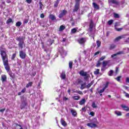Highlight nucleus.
I'll return each mask as SVG.
<instances>
[{
	"label": "nucleus",
	"instance_id": "nucleus-1",
	"mask_svg": "<svg viewBox=\"0 0 129 129\" xmlns=\"http://www.w3.org/2000/svg\"><path fill=\"white\" fill-rule=\"evenodd\" d=\"M0 51L4 67H5L7 70H9L10 69L9 68V58L8 57V54H7V50L4 45L1 46Z\"/></svg>",
	"mask_w": 129,
	"mask_h": 129
},
{
	"label": "nucleus",
	"instance_id": "nucleus-2",
	"mask_svg": "<svg viewBox=\"0 0 129 129\" xmlns=\"http://www.w3.org/2000/svg\"><path fill=\"white\" fill-rule=\"evenodd\" d=\"M26 38L24 36H19L16 38L17 41H18V46L19 48L22 49L25 46V40Z\"/></svg>",
	"mask_w": 129,
	"mask_h": 129
},
{
	"label": "nucleus",
	"instance_id": "nucleus-3",
	"mask_svg": "<svg viewBox=\"0 0 129 129\" xmlns=\"http://www.w3.org/2000/svg\"><path fill=\"white\" fill-rule=\"evenodd\" d=\"M80 5V2L76 1V4L75 5V8L73 10V12H77L79 10V6Z\"/></svg>",
	"mask_w": 129,
	"mask_h": 129
},
{
	"label": "nucleus",
	"instance_id": "nucleus-4",
	"mask_svg": "<svg viewBox=\"0 0 129 129\" xmlns=\"http://www.w3.org/2000/svg\"><path fill=\"white\" fill-rule=\"evenodd\" d=\"M60 55L62 58H64L66 55H67V52L64 50L63 48H61L59 49Z\"/></svg>",
	"mask_w": 129,
	"mask_h": 129
},
{
	"label": "nucleus",
	"instance_id": "nucleus-5",
	"mask_svg": "<svg viewBox=\"0 0 129 129\" xmlns=\"http://www.w3.org/2000/svg\"><path fill=\"white\" fill-rule=\"evenodd\" d=\"M66 14H67V11L66 10L61 11L59 15H58V18H59V19L63 18V16L66 15Z\"/></svg>",
	"mask_w": 129,
	"mask_h": 129
},
{
	"label": "nucleus",
	"instance_id": "nucleus-6",
	"mask_svg": "<svg viewBox=\"0 0 129 129\" xmlns=\"http://www.w3.org/2000/svg\"><path fill=\"white\" fill-rule=\"evenodd\" d=\"M87 126L89 127H91V128H94L97 127V124H95L94 122H90L87 124Z\"/></svg>",
	"mask_w": 129,
	"mask_h": 129
},
{
	"label": "nucleus",
	"instance_id": "nucleus-7",
	"mask_svg": "<svg viewBox=\"0 0 129 129\" xmlns=\"http://www.w3.org/2000/svg\"><path fill=\"white\" fill-rule=\"evenodd\" d=\"M19 56L21 59H25L26 58V52L21 50L19 52Z\"/></svg>",
	"mask_w": 129,
	"mask_h": 129
},
{
	"label": "nucleus",
	"instance_id": "nucleus-8",
	"mask_svg": "<svg viewBox=\"0 0 129 129\" xmlns=\"http://www.w3.org/2000/svg\"><path fill=\"white\" fill-rule=\"evenodd\" d=\"M109 3L110 5H115V6L119 5V2H117L116 0H110Z\"/></svg>",
	"mask_w": 129,
	"mask_h": 129
},
{
	"label": "nucleus",
	"instance_id": "nucleus-9",
	"mask_svg": "<svg viewBox=\"0 0 129 129\" xmlns=\"http://www.w3.org/2000/svg\"><path fill=\"white\" fill-rule=\"evenodd\" d=\"M78 42L79 43V44H84L86 42V39L85 38H80L78 40Z\"/></svg>",
	"mask_w": 129,
	"mask_h": 129
},
{
	"label": "nucleus",
	"instance_id": "nucleus-10",
	"mask_svg": "<svg viewBox=\"0 0 129 129\" xmlns=\"http://www.w3.org/2000/svg\"><path fill=\"white\" fill-rule=\"evenodd\" d=\"M79 74L81 76L85 77L87 76V72H84V71H81L79 72Z\"/></svg>",
	"mask_w": 129,
	"mask_h": 129
},
{
	"label": "nucleus",
	"instance_id": "nucleus-11",
	"mask_svg": "<svg viewBox=\"0 0 129 129\" xmlns=\"http://www.w3.org/2000/svg\"><path fill=\"white\" fill-rule=\"evenodd\" d=\"M109 62H110V60H106L103 61V67H106V66H109Z\"/></svg>",
	"mask_w": 129,
	"mask_h": 129
},
{
	"label": "nucleus",
	"instance_id": "nucleus-12",
	"mask_svg": "<svg viewBox=\"0 0 129 129\" xmlns=\"http://www.w3.org/2000/svg\"><path fill=\"white\" fill-rule=\"evenodd\" d=\"M1 80L3 83H5V82H7V76H6L5 75H2Z\"/></svg>",
	"mask_w": 129,
	"mask_h": 129
},
{
	"label": "nucleus",
	"instance_id": "nucleus-13",
	"mask_svg": "<svg viewBox=\"0 0 129 129\" xmlns=\"http://www.w3.org/2000/svg\"><path fill=\"white\" fill-rule=\"evenodd\" d=\"M92 5L95 10H100V8L99 7V5H97V4L95 3H93Z\"/></svg>",
	"mask_w": 129,
	"mask_h": 129
},
{
	"label": "nucleus",
	"instance_id": "nucleus-14",
	"mask_svg": "<svg viewBox=\"0 0 129 129\" xmlns=\"http://www.w3.org/2000/svg\"><path fill=\"white\" fill-rule=\"evenodd\" d=\"M27 105V102H26V101H24L23 102H22L21 105V109H24V108H25L26 107V106Z\"/></svg>",
	"mask_w": 129,
	"mask_h": 129
},
{
	"label": "nucleus",
	"instance_id": "nucleus-15",
	"mask_svg": "<svg viewBox=\"0 0 129 129\" xmlns=\"http://www.w3.org/2000/svg\"><path fill=\"white\" fill-rule=\"evenodd\" d=\"M8 67L9 68V70H7V69L6 68V67H5V68L6 70V71H7V72L9 73L10 76H11V77H13V73H12L11 71H10V70H11V68H10V66L9 65V62H8Z\"/></svg>",
	"mask_w": 129,
	"mask_h": 129
},
{
	"label": "nucleus",
	"instance_id": "nucleus-16",
	"mask_svg": "<svg viewBox=\"0 0 129 129\" xmlns=\"http://www.w3.org/2000/svg\"><path fill=\"white\" fill-rule=\"evenodd\" d=\"M86 102V100H85V98H83L79 101V103L80 105H83V104H85Z\"/></svg>",
	"mask_w": 129,
	"mask_h": 129
},
{
	"label": "nucleus",
	"instance_id": "nucleus-17",
	"mask_svg": "<svg viewBox=\"0 0 129 129\" xmlns=\"http://www.w3.org/2000/svg\"><path fill=\"white\" fill-rule=\"evenodd\" d=\"M118 25V23L116 22L115 23V29L116 31L119 32L120 31H121V30H122V28H117L116 27H117Z\"/></svg>",
	"mask_w": 129,
	"mask_h": 129
},
{
	"label": "nucleus",
	"instance_id": "nucleus-18",
	"mask_svg": "<svg viewBox=\"0 0 129 129\" xmlns=\"http://www.w3.org/2000/svg\"><path fill=\"white\" fill-rule=\"evenodd\" d=\"M123 38H124V35L118 36L115 39L114 42H118V41H119V40H120L121 39H123Z\"/></svg>",
	"mask_w": 129,
	"mask_h": 129
},
{
	"label": "nucleus",
	"instance_id": "nucleus-19",
	"mask_svg": "<svg viewBox=\"0 0 129 129\" xmlns=\"http://www.w3.org/2000/svg\"><path fill=\"white\" fill-rule=\"evenodd\" d=\"M48 18L50 19L52 21H54V20H56V17L54 15L50 14L48 16Z\"/></svg>",
	"mask_w": 129,
	"mask_h": 129
},
{
	"label": "nucleus",
	"instance_id": "nucleus-20",
	"mask_svg": "<svg viewBox=\"0 0 129 129\" xmlns=\"http://www.w3.org/2000/svg\"><path fill=\"white\" fill-rule=\"evenodd\" d=\"M71 112L73 116L75 117V116H76V115H77V112L74 109H71Z\"/></svg>",
	"mask_w": 129,
	"mask_h": 129
},
{
	"label": "nucleus",
	"instance_id": "nucleus-21",
	"mask_svg": "<svg viewBox=\"0 0 129 129\" xmlns=\"http://www.w3.org/2000/svg\"><path fill=\"white\" fill-rule=\"evenodd\" d=\"M60 122L62 125H63V126H66V125H67V123H66V122L65 121V120H64V119H63V118H61Z\"/></svg>",
	"mask_w": 129,
	"mask_h": 129
},
{
	"label": "nucleus",
	"instance_id": "nucleus-22",
	"mask_svg": "<svg viewBox=\"0 0 129 129\" xmlns=\"http://www.w3.org/2000/svg\"><path fill=\"white\" fill-rule=\"evenodd\" d=\"M60 78L61 79L64 80L66 78V74L64 72H62L60 74Z\"/></svg>",
	"mask_w": 129,
	"mask_h": 129
},
{
	"label": "nucleus",
	"instance_id": "nucleus-23",
	"mask_svg": "<svg viewBox=\"0 0 129 129\" xmlns=\"http://www.w3.org/2000/svg\"><path fill=\"white\" fill-rule=\"evenodd\" d=\"M27 89H26V88H24L23 89H22L21 90V92L18 93V95H22V94L25 93V92H26Z\"/></svg>",
	"mask_w": 129,
	"mask_h": 129
},
{
	"label": "nucleus",
	"instance_id": "nucleus-24",
	"mask_svg": "<svg viewBox=\"0 0 129 129\" xmlns=\"http://www.w3.org/2000/svg\"><path fill=\"white\" fill-rule=\"evenodd\" d=\"M12 24L14 23V21H13V19H12V18H9L8 20H7V22H6V24L7 25H10V24L12 23Z\"/></svg>",
	"mask_w": 129,
	"mask_h": 129
},
{
	"label": "nucleus",
	"instance_id": "nucleus-25",
	"mask_svg": "<svg viewBox=\"0 0 129 129\" xmlns=\"http://www.w3.org/2000/svg\"><path fill=\"white\" fill-rule=\"evenodd\" d=\"M121 107L123 108V109H124V110H126V111H128L129 110L128 107L125 106V105H122Z\"/></svg>",
	"mask_w": 129,
	"mask_h": 129
},
{
	"label": "nucleus",
	"instance_id": "nucleus-26",
	"mask_svg": "<svg viewBox=\"0 0 129 129\" xmlns=\"http://www.w3.org/2000/svg\"><path fill=\"white\" fill-rule=\"evenodd\" d=\"M120 54H122V51H119L118 52H117L116 54H113L111 55L112 58H114V57H115L116 56H117V55H120Z\"/></svg>",
	"mask_w": 129,
	"mask_h": 129
},
{
	"label": "nucleus",
	"instance_id": "nucleus-27",
	"mask_svg": "<svg viewBox=\"0 0 129 129\" xmlns=\"http://www.w3.org/2000/svg\"><path fill=\"white\" fill-rule=\"evenodd\" d=\"M3 5H5L6 3H8V4H11V0H2Z\"/></svg>",
	"mask_w": 129,
	"mask_h": 129
},
{
	"label": "nucleus",
	"instance_id": "nucleus-28",
	"mask_svg": "<svg viewBox=\"0 0 129 129\" xmlns=\"http://www.w3.org/2000/svg\"><path fill=\"white\" fill-rule=\"evenodd\" d=\"M77 30H78V28H73L71 30V33L72 34H75L76 32H77Z\"/></svg>",
	"mask_w": 129,
	"mask_h": 129
},
{
	"label": "nucleus",
	"instance_id": "nucleus-29",
	"mask_svg": "<svg viewBox=\"0 0 129 129\" xmlns=\"http://www.w3.org/2000/svg\"><path fill=\"white\" fill-rule=\"evenodd\" d=\"M86 85V83H84L81 85V89L83 90L85 88Z\"/></svg>",
	"mask_w": 129,
	"mask_h": 129
},
{
	"label": "nucleus",
	"instance_id": "nucleus-30",
	"mask_svg": "<svg viewBox=\"0 0 129 129\" xmlns=\"http://www.w3.org/2000/svg\"><path fill=\"white\" fill-rule=\"evenodd\" d=\"M116 47V45L114 44H112L110 46V50H112Z\"/></svg>",
	"mask_w": 129,
	"mask_h": 129
},
{
	"label": "nucleus",
	"instance_id": "nucleus-31",
	"mask_svg": "<svg viewBox=\"0 0 129 129\" xmlns=\"http://www.w3.org/2000/svg\"><path fill=\"white\" fill-rule=\"evenodd\" d=\"M89 28L90 31H92V29H93V22H92V21H91L90 24Z\"/></svg>",
	"mask_w": 129,
	"mask_h": 129
},
{
	"label": "nucleus",
	"instance_id": "nucleus-32",
	"mask_svg": "<svg viewBox=\"0 0 129 129\" xmlns=\"http://www.w3.org/2000/svg\"><path fill=\"white\" fill-rule=\"evenodd\" d=\"M17 65H18V66H20V67H21V66H22V60H21L20 59H18L17 60Z\"/></svg>",
	"mask_w": 129,
	"mask_h": 129
},
{
	"label": "nucleus",
	"instance_id": "nucleus-33",
	"mask_svg": "<svg viewBox=\"0 0 129 129\" xmlns=\"http://www.w3.org/2000/svg\"><path fill=\"white\" fill-rule=\"evenodd\" d=\"M44 8V5H43V4L41 2H39V8L40 10H43V8Z\"/></svg>",
	"mask_w": 129,
	"mask_h": 129
},
{
	"label": "nucleus",
	"instance_id": "nucleus-34",
	"mask_svg": "<svg viewBox=\"0 0 129 129\" xmlns=\"http://www.w3.org/2000/svg\"><path fill=\"white\" fill-rule=\"evenodd\" d=\"M108 84H109V82H107L106 83V84L104 85L103 89H106V88H107V87H108Z\"/></svg>",
	"mask_w": 129,
	"mask_h": 129
},
{
	"label": "nucleus",
	"instance_id": "nucleus-35",
	"mask_svg": "<svg viewBox=\"0 0 129 129\" xmlns=\"http://www.w3.org/2000/svg\"><path fill=\"white\" fill-rule=\"evenodd\" d=\"M64 29H65V26L61 25L59 27V32H62V31H63Z\"/></svg>",
	"mask_w": 129,
	"mask_h": 129
},
{
	"label": "nucleus",
	"instance_id": "nucleus-36",
	"mask_svg": "<svg viewBox=\"0 0 129 129\" xmlns=\"http://www.w3.org/2000/svg\"><path fill=\"white\" fill-rule=\"evenodd\" d=\"M94 74H95V75H98V74H99V69H96V71L94 72Z\"/></svg>",
	"mask_w": 129,
	"mask_h": 129
},
{
	"label": "nucleus",
	"instance_id": "nucleus-37",
	"mask_svg": "<svg viewBox=\"0 0 129 129\" xmlns=\"http://www.w3.org/2000/svg\"><path fill=\"white\" fill-rule=\"evenodd\" d=\"M33 85V82H29L28 84L26 85V88H29V87H31Z\"/></svg>",
	"mask_w": 129,
	"mask_h": 129
},
{
	"label": "nucleus",
	"instance_id": "nucleus-38",
	"mask_svg": "<svg viewBox=\"0 0 129 129\" xmlns=\"http://www.w3.org/2000/svg\"><path fill=\"white\" fill-rule=\"evenodd\" d=\"M73 98L74 100H78L80 98V97L78 96H74L73 97Z\"/></svg>",
	"mask_w": 129,
	"mask_h": 129
},
{
	"label": "nucleus",
	"instance_id": "nucleus-39",
	"mask_svg": "<svg viewBox=\"0 0 129 129\" xmlns=\"http://www.w3.org/2000/svg\"><path fill=\"white\" fill-rule=\"evenodd\" d=\"M115 114H116V115L120 116L121 115V112L119 111H115Z\"/></svg>",
	"mask_w": 129,
	"mask_h": 129
},
{
	"label": "nucleus",
	"instance_id": "nucleus-40",
	"mask_svg": "<svg viewBox=\"0 0 129 129\" xmlns=\"http://www.w3.org/2000/svg\"><path fill=\"white\" fill-rule=\"evenodd\" d=\"M112 74H113V71L111 70L108 73V75L109 76H112Z\"/></svg>",
	"mask_w": 129,
	"mask_h": 129
},
{
	"label": "nucleus",
	"instance_id": "nucleus-41",
	"mask_svg": "<svg viewBox=\"0 0 129 129\" xmlns=\"http://www.w3.org/2000/svg\"><path fill=\"white\" fill-rule=\"evenodd\" d=\"M92 107H93V108H96L97 107V105H96V104L93 102L92 104Z\"/></svg>",
	"mask_w": 129,
	"mask_h": 129
},
{
	"label": "nucleus",
	"instance_id": "nucleus-42",
	"mask_svg": "<svg viewBox=\"0 0 129 129\" xmlns=\"http://www.w3.org/2000/svg\"><path fill=\"white\" fill-rule=\"evenodd\" d=\"M105 90V89H104L103 88L100 90L99 91H98V93H99V94H101V93H103V92H104V91Z\"/></svg>",
	"mask_w": 129,
	"mask_h": 129
},
{
	"label": "nucleus",
	"instance_id": "nucleus-43",
	"mask_svg": "<svg viewBox=\"0 0 129 129\" xmlns=\"http://www.w3.org/2000/svg\"><path fill=\"white\" fill-rule=\"evenodd\" d=\"M22 25V22H18L16 24V27H20Z\"/></svg>",
	"mask_w": 129,
	"mask_h": 129
},
{
	"label": "nucleus",
	"instance_id": "nucleus-44",
	"mask_svg": "<svg viewBox=\"0 0 129 129\" xmlns=\"http://www.w3.org/2000/svg\"><path fill=\"white\" fill-rule=\"evenodd\" d=\"M69 65V68L70 69H72V66L73 65V62H72V61H70Z\"/></svg>",
	"mask_w": 129,
	"mask_h": 129
},
{
	"label": "nucleus",
	"instance_id": "nucleus-45",
	"mask_svg": "<svg viewBox=\"0 0 129 129\" xmlns=\"http://www.w3.org/2000/svg\"><path fill=\"white\" fill-rule=\"evenodd\" d=\"M59 2L58 0H57V2L55 3L54 5V8H57L58 7V5H59Z\"/></svg>",
	"mask_w": 129,
	"mask_h": 129
},
{
	"label": "nucleus",
	"instance_id": "nucleus-46",
	"mask_svg": "<svg viewBox=\"0 0 129 129\" xmlns=\"http://www.w3.org/2000/svg\"><path fill=\"white\" fill-rule=\"evenodd\" d=\"M113 23V20H110L109 21H108V25L110 26L112 23Z\"/></svg>",
	"mask_w": 129,
	"mask_h": 129
},
{
	"label": "nucleus",
	"instance_id": "nucleus-47",
	"mask_svg": "<svg viewBox=\"0 0 129 129\" xmlns=\"http://www.w3.org/2000/svg\"><path fill=\"white\" fill-rule=\"evenodd\" d=\"M105 58H106L105 55H104V56H102L101 58H100L99 61H103V60H104V59H105Z\"/></svg>",
	"mask_w": 129,
	"mask_h": 129
},
{
	"label": "nucleus",
	"instance_id": "nucleus-48",
	"mask_svg": "<svg viewBox=\"0 0 129 129\" xmlns=\"http://www.w3.org/2000/svg\"><path fill=\"white\" fill-rule=\"evenodd\" d=\"M92 84H93V83H92V82L88 84L87 86H86V88H89V87H90V86H91V85H92Z\"/></svg>",
	"mask_w": 129,
	"mask_h": 129
},
{
	"label": "nucleus",
	"instance_id": "nucleus-49",
	"mask_svg": "<svg viewBox=\"0 0 129 129\" xmlns=\"http://www.w3.org/2000/svg\"><path fill=\"white\" fill-rule=\"evenodd\" d=\"M101 44V43L99 41V40L97 41V47H100Z\"/></svg>",
	"mask_w": 129,
	"mask_h": 129
},
{
	"label": "nucleus",
	"instance_id": "nucleus-50",
	"mask_svg": "<svg viewBox=\"0 0 129 129\" xmlns=\"http://www.w3.org/2000/svg\"><path fill=\"white\" fill-rule=\"evenodd\" d=\"M114 18H119V15H118V14L115 13L114 14Z\"/></svg>",
	"mask_w": 129,
	"mask_h": 129
},
{
	"label": "nucleus",
	"instance_id": "nucleus-51",
	"mask_svg": "<svg viewBox=\"0 0 129 129\" xmlns=\"http://www.w3.org/2000/svg\"><path fill=\"white\" fill-rule=\"evenodd\" d=\"M118 71H119V70H118V67H116V70H115V75H116V74H117V73H118Z\"/></svg>",
	"mask_w": 129,
	"mask_h": 129
},
{
	"label": "nucleus",
	"instance_id": "nucleus-52",
	"mask_svg": "<svg viewBox=\"0 0 129 129\" xmlns=\"http://www.w3.org/2000/svg\"><path fill=\"white\" fill-rule=\"evenodd\" d=\"M121 78V76H119L118 77H117L116 78H115L116 80H117V81H120V78Z\"/></svg>",
	"mask_w": 129,
	"mask_h": 129
},
{
	"label": "nucleus",
	"instance_id": "nucleus-53",
	"mask_svg": "<svg viewBox=\"0 0 129 129\" xmlns=\"http://www.w3.org/2000/svg\"><path fill=\"white\" fill-rule=\"evenodd\" d=\"M124 93L125 94V96L127 98H129V94L127 93H126L125 92H124Z\"/></svg>",
	"mask_w": 129,
	"mask_h": 129
},
{
	"label": "nucleus",
	"instance_id": "nucleus-54",
	"mask_svg": "<svg viewBox=\"0 0 129 129\" xmlns=\"http://www.w3.org/2000/svg\"><path fill=\"white\" fill-rule=\"evenodd\" d=\"M29 22V20L25 19L24 20V24H27Z\"/></svg>",
	"mask_w": 129,
	"mask_h": 129
},
{
	"label": "nucleus",
	"instance_id": "nucleus-55",
	"mask_svg": "<svg viewBox=\"0 0 129 129\" xmlns=\"http://www.w3.org/2000/svg\"><path fill=\"white\" fill-rule=\"evenodd\" d=\"M16 58V54L14 53L12 56V60H14Z\"/></svg>",
	"mask_w": 129,
	"mask_h": 129
},
{
	"label": "nucleus",
	"instance_id": "nucleus-56",
	"mask_svg": "<svg viewBox=\"0 0 129 129\" xmlns=\"http://www.w3.org/2000/svg\"><path fill=\"white\" fill-rule=\"evenodd\" d=\"M100 64H101V63H100V61H98L97 63V65H96V67H99V66H100Z\"/></svg>",
	"mask_w": 129,
	"mask_h": 129
},
{
	"label": "nucleus",
	"instance_id": "nucleus-57",
	"mask_svg": "<svg viewBox=\"0 0 129 129\" xmlns=\"http://www.w3.org/2000/svg\"><path fill=\"white\" fill-rule=\"evenodd\" d=\"M77 82L78 83H82V82H83V81H82V80L81 79H79L78 81H77Z\"/></svg>",
	"mask_w": 129,
	"mask_h": 129
},
{
	"label": "nucleus",
	"instance_id": "nucleus-58",
	"mask_svg": "<svg viewBox=\"0 0 129 129\" xmlns=\"http://www.w3.org/2000/svg\"><path fill=\"white\" fill-rule=\"evenodd\" d=\"M33 0H26V2L27 4H31Z\"/></svg>",
	"mask_w": 129,
	"mask_h": 129
},
{
	"label": "nucleus",
	"instance_id": "nucleus-59",
	"mask_svg": "<svg viewBox=\"0 0 129 129\" xmlns=\"http://www.w3.org/2000/svg\"><path fill=\"white\" fill-rule=\"evenodd\" d=\"M68 98L66 97H64L63 98V100L64 101H67V100H68Z\"/></svg>",
	"mask_w": 129,
	"mask_h": 129
},
{
	"label": "nucleus",
	"instance_id": "nucleus-60",
	"mask_svg": "<svg viewBox=\"0 0 129 129\" xmlns=\"http://www.w3.org/2000/svg\"><path fill=\"white\" fill-rule=\"evenodd\" d=\"M77 93H79V94H83V93H82V91H78Z\"/></svg>",
	"mask_w": 129,
	"mask_h": 129
},
{
	"label": "nucleus",
	"instance_id": "nucleus-61",
	"mask_svg": "<svg viewBox=\"0 0 129 129\" xmlns=\"http://www.w3.org/2000/svg\"><path fill=\"white\" fill-rule=\"evenodd\" d=\"M40 18H41L42 19L45 18V15H44V14H41L40 15Z\"/></svg>",
	"mask_w": 129,
	"mask_h": 129
},
{
	"label": "nucleus",
	"instance_id": "nucleus-62",
	"mask_svg": "<svg viewBox=\"0 0 129 129\" xmlns=\"http://www.w3.org/2000/svg\"><path fill=\"white\" fill-rule=\"evenodd\" d=\"M90 115H91L92 116H94V112H91L90 113Z\"/></svg>",
	"mask_w": 129,
	"mask_h": 129
},
{
	"label": "nucleus",
	"instance_id": "nucleus-63",
	"mask_svg": "<svg viewBox=\"0 0 129 129\" xmlns=\"http://www.w3.org/2000/svg\"><path fill=\"white\" fill-rule=\"evenodd\" d=\"M126 82L127 83H129V78H126Z\"/></svg>",
	"mask_w": 129,
	"mask_h": 129
},
{
	"label": "nucleus",
	"instance_id": "nucleus-64",
	"mask_svg": "<svg viewBox=\"0 0 129 129\" xmlns=\"http://www.w3.org/2000/svg\"><path fill=\"white\" fill-rule=\"evenodd\" d=\"M35 75H36V72L32 73L31 74V76H35Z\"/></svg>",
	"mask_w": 129,
	"mask_h": 129
}]
</instances>
